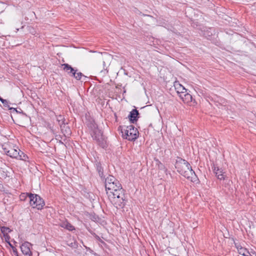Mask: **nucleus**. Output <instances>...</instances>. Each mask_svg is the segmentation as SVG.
Masks as SVG:
<instances>
[{
    "label": "nucleus",
    "mask_w": 256,
    "mask_h": 256,
    "mask_svg": "<svg viewBox=\"0 0 256 256\" xmlns=\"http://www.w3.org/2000/svg\"><path fill=\"white\" fill-rule=\"evenodd\" d=\"M236 246L238 253L244 256H249L250 255V252L242 246L239 244H236Z\"/></svg>",
    "instance_id": "nucleus-14"
},
{
    "label": "nucleus",
    "mask_w": 256,
    "mask_h": 256,
    "mask_svg": "<svg viewBox=\"0 0 256 256\" xmlns=\"http://www.w3.org/2000/svg\"><path fill=\"white\" fill-rule=\"evenodd\" d=\"M158 167L160 169H164V164L161 163L158 160Z\"/></svg>",
    "instance_id": "nucleus-24"
},
{
    "label": "nucleus",
    "mask_w": 256,
    "mask_h": 256,
    "mask_svg": "<svg viewBox=\"0 0 256 256\" xmlns=\"http://www.w3.org/2000/svg\"><path fill=\"white\" fill-rule=\"evenodd\" d=\"M105 188L108 198L110 197V194L114 195L118 192V191L124 190L120 182L114 176L110 175L106 178Z\"/></svg>",
    "instance_id": "nucleus-2"
},
{
    "label": "nucleus",
    "mask_w": 256,
    "mask_h": 256,
    "mask_svg": "<svg viewBox=\"0 0 256 256\" xmlns=\"http://www.w3.org/2000/svg\"><path fill=\"white\" fill-rule=\"evenodd\" d=\"M94 238L100 241V242H103L101 240V239L100 238L97 236L96 234H94Z\"/></svg>",
    "instance_id": "nucleus-26"
},
{
    "label": "nucleus",
    "mask_w": 256,
    "mask_h": 256,
    "mask_svg": "<svg viewBox=\"0 0 256 256\" xmlns=\"http://www.w3.org/2000/svg\"><path fill=\"white\" fill-rule=\"evenodd\" d=\"M123 137L130 141L134 140L138 137V132L132 125L128 126L126 129L122 130Z\"/></svg>",
    "instance_id": "nucleus-5"
},
{
    "label": "nucleus",
    "mask_w": 256,
    "mask_h": 256,
    "mask_svg": "<svg viewBox=\"0 0 256 256\" xmlns=\"http://www.w3.org/2000/svg\"><path fill=\"white\" fill-rule=\"evenodd\" d=\"M90 135L99 146L102 148H104L106 146V142L103 136L102 132L96 126H93V128L90 132Z\"/></svg>",
    "instance_id": "nucleus-4"
},
{
    "label": "nucleus",
    "mask_w": 256,
    "mask_h": 256,
    "mask_svg": "<svg viewBox=\"0 0 256 256\" xmlns=\"http://www.w3.org/2000/svg\"><path fill=\"white\" fill-rule=\"evenodd\" d=\"M10 245L12 248V252H13V253L16 256H18V252L17 250L16 249V248H15L14 246H12L10 244Z\"/></svg>",
    "instance_id": "nucleus-23"
},
{
    "label": "nucleus",
    "mask_w": 256,
    "mask_h": 256,
    "mask_svg": "<svg viewBox=\"0 0 256 256\" xmlns=\"http://www.w3.org/2000/svg\"><path fill=\"white\" fill-rule=\"evenodd\" d=\"M62 227L70 231H72L74 230V227L68 222H64L62 224Z\"/></svg>",
    "instance_id": "nucleus-17"
},
{
    "label": "nucleus",
    "mask_w": 256,
    "mask_h": 256,
    "mask_svg": "<svg viewBox=\"0 0 256 256\" xmlns=\"http://www.w3.org/2000/svg\"><path fill=\"white\" fill-rule=\"evenodd\" d=\"M28 193L22 194L20 196V199L22 200H24L26 197H28Z\"/></svg>",
    "instance_id": "nucleus-22"
},
{
    "label": "nucleus",
    "mask_w": 256,
    "mask_h": 256,
    "mask_svg": "<svg viewBox=\"0 0 256 256\" xmlns=\"http://www.w3.org/2000/svg\"><path fill=\"white\" fill-rule=\"evenodd\" d=\"M20 154H22V157L20 158V160H26L28 158L27 156H26L22 152H20Z\"/></svg>",
    "instance_id": "nucleus-25"
},
{
    "label": "nucleus",
    "mask_w": 256,
    "mask_h": 256,
    "mask_svg": "<svg viewBox=\"0 0 256 256\" xmlns=\"http://www.w3.org/2000/svg\"><path fill=\"white\" fill-rule=\"evenodd\" d=\"M108 199L113 206L118 209L124 208L127 202L124 190L118 191L114 195L110 194Z\"/></svg>",
    "instance_id": "nucleus-3"
},
{
    "label": "nucleus",
    "mask_w": 256,
    "mask_h": 256,
    "mask_svg": "<svg viewBox=\"0 0 256 256\" xmlns=\"http://www.w3.org/2000/svg\"><path fill=\"white\" fill-rule=\"evenodd\" d=\"M66 244L72 248H76L78 246L77 242L74 238H70L66 241Z\"/></svg>",
    "instance_id": "nucleus-16"
},
{
    "label": "nucleus",
    "mask_w": 256,
    "mask_h": 256,
    "mask_svg": "<svg viewBox=\"0 0 256 256\" xmlns=\"http://www.w3.org/2000/svg\"><path fill=\"white\" fill-rule=\"evenodd\" d=\"M139 114L138 111L136 109H133L128 116L131 123L134 124L138 120V116Z\"/></svg>",
    "instance_id": "nucleus-11"
},
{
    "label": "nucleus",
    "mask_w": 256,
    "mask_h": 256,
    "mask_svg": "<svg viewBox=\"0 0 256 256\" xmlns=\"http://www.w3.org/2000/svg\"><path fill=\"white\" fill-rule=\"evenodd\" d=\"M31 246V244L28 242L23 243L20 246L21 251L22 254L26 256H31L32 255V252L30 250Z\"/></svg>",
    "instance_id": "nucleus-7"
},
{
    "label": "nucleus",
    "mask_w": 256,
    "mask_h": 256,
    "mask_svg": "<svg viewBox=\"0 0 256 256\" xmlns=\"http://www.w3.org/2000/svg\"><path fill=\"white\" fill-rule=\"evenodd\" d=\"M0 100L2 102L4 106L5 107H8V102L6 100L2 98H0Z\"/></svg>",
    "instance_id": "nucleus-21"
},
{
    "label": "nucleus",
    "mask_w": 256,
    "mask_h": 256,
    "mask_svg": "<svg viewBox=\"0 0 256 256\" xmlns=\"http://www.w3.org/2000/svg\"><path fill=\"white\" fill-rule=\"evenodd\" d=\"M97 170L98 171L100 176L102 178L104 176L103 168L99 164L97 166Z\"/></svg>",
    "instance_id": "nucleus-20"
},
{
    "label": "nucleus",
    "mask_w": 256,
    "mask_h": 256,
    "mask_svg": "<svg viewBox=\"0 0 256 256\" xmlns=\"http://www.w3.org/2000/svg\"><path fill=\"white\" fill-rule=\"evenodd\" d=\"M249 256H251V255L250 254V255H249Z\"/></svg>",
    "instance_id": "nucleus-30"
},
{
    "label": "nucleus",
    "mask_w": 256,
    "mask_h": 256,
    "mask_svg": "<svg viewBox=\"0 0 256 256\" xmlns=\"http://www.w3.org/2000/svg\"><path fill=\"white\" fill-rule=\"evenodd\" d=\"M62 66L63 68V70L66 72L68 74L72 76L74 74V73L77 72L76 70H74L68 64H62Z\"/></svg>",
    "instance_id": "nucleus-10"
},
{
    "label": "nucleus",
    "mask_w": 256,
    "mask_h": 256,
    "mask_svg": "<svg viewBox=\"0 0 256 256\" xmlns=\"http://www.w3.org/2000/svg\"><path fill=\"white\" fill-rule=\"evenodd\" d=\"M4 150L6 155L11 158H16L17 157L19 156V152L16 149L12 148H4Z\"/></svg>",
    "instance_id": "nucleus-8"
},
{
    "label": "nucleus",
    "mask_w": 256,
    "mask_h": 256,
    "mask_svg": "<svg viewBox=\"0 0 256 256\" xmlns=\"http://www.w3.org/2000/svg\"><path fill=\"white\" fill-rule=\"evenodd\" d=\"M175 167L177 171L182 176L192 182H196L198 178L192 170L190 164L186 160L178 158L176 163Z\"/></svg>",
    "instance_id": "nucleus-1"
},
{
    "label": "nucleus",
    "mask_w": 256,
    "mask_h": 256,
    "mask_svg": "<svg viewBox=\"0 0 256 256\" xmlns=\"http://www.w3.org/2000/svg\"><path fill=\"white\" fill-rule=\"evenodd\" d=\"M82 76H83V74L82 72H77L74 73V75L72 76L77 80H80Z\"/></svg>",
    "instance_id": "nucleus-19"
},
{
    "label": "nucleus",
    "mask_w": 256,
    "mask_h": 256,
    "mask_svg": "<svg viewBox=\"0 0 256 256\" xmlns=\"http://www.w3.org/2000/svg\"><path fill=\"white\" fill-rule=\"evenodd\" d=\"M10 110L14 109V110H16L14 108H10Z\"/></svg>",
    "instance_id": "nucleus-29"
},
{
    "label": "nucleus",
    "mask_w": 256,
    "mask_h": 256,
    "mask_svg": "<svg viewBox=\"0 0 256 256\" xmlns=\"http://www.w3.org/2000/svg\"><path fill=\"white\" fill-rule=\"evenodd\" d=\"M213 171L216 174V176L220 180H224L225 178L224 175L222 170L220 169L218 167L214 166L213 168Z\"/></svg>",
    "instance_id": "nucleus-12"
},
{
    "label": "nucleus",
    "mask_w": 256,
    "mask_h": 256,
    "mask_svg": "<svg viewBox=\"0 0 256 256\" xmlns=\"http://www.w3.org/2000/svg\"><path fill=\"white\" fill-rule=\"evenodd\" d=\"M28 198L30 204L32 208L41 210L44 206V200L38 194H28Z\"/></svg>",
    "instance_id": "nucleus-6"
},
{
    "label": "nucleus",
    "mask_w": 256,
    "mask_h": 256,
    "mask_svg": "<svg viewBox=\"0 0 256 256\" xmlns=\"http://www.w3.org/2000/svg\"><path fill=\"white\" fill-rule=\"evenodd\" d=\"M0 98H1V97L0 96Z\"/></svg>",
    "instance_id": "nucleus-31"
},
{
    "label": "nucleus",
    "mask_w": 256,
    "mask_h": 256,
    "mask_svg": "<svg viewBox=\"0 0 256 256\" xmlns=\"http://www.w3.org/2000/svg\"><path fill=\"white\" fill-rule=\"evenodd\" d=\"M58 122H60V124H62V122H64V120H62V116H59V118H58Z\"/></svg>",
    "instance_id": "nucleus-27"
},
{
    "label": "nucleus",
    "mask_w": 256,
    "mask_h": 256,
    "mask_svg": "<svg viewBox=\"0 0 256 256\" xmlns=\"http://www.w3.org/2000/svg\"><path fill=\"white\" fill-rule=\"evenodd\" d=\"M20 150H18V152H19V156L18 157H17L16 158L17 159H19V160H20V158H22V154H20Z\"/></svg>",
    "instance_id": "nucleus-28"
},
{
    "label": "nucleus",
    "mask_w": 256,
    "mask_h": 256,
    "mask_svg": "<svg viewBox=\"0 0 256 256\" xmlns=\"http://www.w3.org/2000/svg\"><path fill=\"white\" fill-rule=\"evenodd\" d=\"M0 230H1L2 232L4 235L8 234V232H10V229L8 227L1 226V227H0Z\"/></svg>",
    "instance_id": "nucleus-18"
},
{
    "label": "nucleus",
    "mask_w": 256,
    "mask_h": 256,
    "mask_svg": "<svg viewBox=\"0 0 256 256\" xmlns=\"http://www.w3.org/2000/svg\"><path fill=\"white\" fill-rule=\"evenodd\" d=\"M184 103H189L192 102V96L186 92L180 96Z\"/></svg>",
    "instance_id": "nucleus-15"
},
{
    "label": "nucleus",
    "mask_w": 256,
    "mask_h": 256,
    "mask_svg": "<svg viewBox=\"0 0 256 256\" xmlns=\"http://www.w3.org/2000/svg\"><path fill=\"white\" fill-rule=\"evenodd\" d=\"M61 130L64 135L65 136H68L71 134V130L68 126H66L64 122H62V124H60Z\"/></svg>",
    "instance_id": "nucleus-13"
},
{
    "label": "nucleus",
    "mask_w": 256,
    "mask_h": 256,
    "mask_svg": "<svg viewBox=\"0 0 256 256\" xmlns=\"http://www.w3.org/2000/svg\"><path fill=\"white\" fill-rule=\"evenodd\" d=\"M174 86L179 96L183 94L184 93H186L187 91V90L183 86L180 84L178 82H174Z\"/></svg>",
    "instance_id": "nucleus-9"
}]
</instances>
